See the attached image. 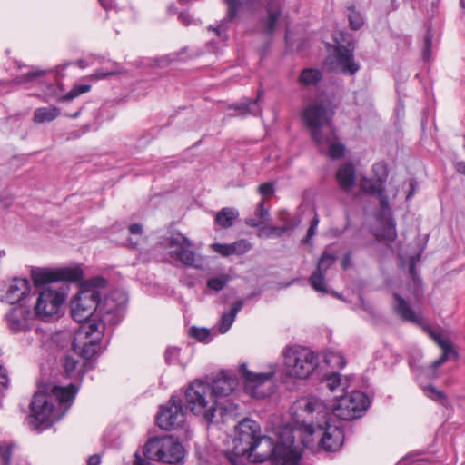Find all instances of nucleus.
<instances>
[{"instance_id": "4", "label": "nucleus", "mask_w": 465, "mask_h": 465, "mask_svg": "<svg viewBox=\"0 0 465 465\" xmlns=\"http://www.w3.org/2000/svg\"><path fill=\"white\" fill-rule=\"evenodd\" d=\"M77 387L70 383L68 386H54L52 395L45 392L35 393L30 403V424L38 430L50 428L59 420L71 406Z\"/></svg>"}, {"instance_id": "15", "label": "nucleus", "mask_w": 465, "mask_h": 465, "mask_svg": "<svg viewBox=\"0 0 465 465\" xmlns=\"http://www.w3.org/2000/svg\"><path fill=\"white\" fill-rule=\"evenodd\" d=\"M301 458V452L294 446L292 431L288 428L282 429L276 442L272 465H299Z\"/></svg>"}, {"instance_id": "42", "label": "nucleus", "mask_w": 465, "mask_h": 465, "mask_svg": "<svg viewBox=\"0 0 465 465\" xmlns=\"http://www.w3.org/2000/svg\"><path fill=\"white\" fill-rule=\"evenodd\" d=\"M191 336L202 342L210 341V331L205 328L192 327L190 330Z\"/></svg>"}, {"instance_id": "21", "label": "nucleus", "mask_w": 465, "mask_h": 465, "mask_svg": "<svg viewBox=\"0 0 465 465\" xmlns=\"http://www.w3.org/2000/svg\"><path fill=\"white\" fill-rule=\"evenodd\" d=\"M265 11L266 15L260 19L259 25L262 34L272 37L282 14V0H268Z\"/></svg>"}, {"instance_id": "30", "label": "nucleus", "mask_w": 465, "mask_h": 465, "mask_svg": "<svg viewBox=\"0 0 465 465\" xmlns=\"http://www.w3.org/2000/svg\"><path fill=\"white\" fill-rule=\"evenodd\" d=\"M60 114V110L57 107H40L34 113V121L37 124L51 122L57 118Z\"/></svg>"}, {"instance_id": "35", "label": "nucleus", "mask_w": 465, "mask_h": 465, "mask_svg": "<svg viewBox=\"0 0 465 465\" xmlns=\"http://www.w3.org/2000/svg\"><path fill=\"white\" fill-rule=\"evenodd\" d=\"M231 281V277L228 274L222 273L217 276L208 279L206 285L209 289L219 292L222 291L227 283Z\"/></svg>"}, {"instance_id": "13", "label": "nucleus", "mask_w": 465, "mask_h": 465, "mask_svg": "<svg viewBox=\"0 0 465 465\" xmlns=\"http://www.w3.org/2000/svg\"><path fill=\"white\" fill-rule=\"evenodd\" d=\"M161 245L168 250L170 256L188 267L198 268L196 254L191 249L192 242L179 232H172L161 240Z\"/></svg>"}, {"instance_id": "56", "label": "nucleus", "mask_w": 465, "mask_h": 465, "mask_svg": "<svg viewBox=\"0 0 465 465\" xmlns=\"http://www.w3.org/2000/svg\"><path fill=\"white\" fill-rule=\"evenodd\" d=\"M243 304L244 302L242 300L236 301L229 312H231L232 314H233V316L236 317L237 313L242 309Z\"/></svg>"}, {"instance_id": "31", "label": "nucleus", "mask_w": 465, "mask_h": 465, "mask_svg": "<svg viewBox=\"0 0 465 465\" xmlns=\"http://www.w3.org/2000/svg\"><path fill=\"white\" fill-rule=\"evenodd\" d=\"M360 188L362 192L370 195H377L381 193V191H385L384 185L373 177L361 178L360 181Z\"/></svg>"}, {"instance_id": "10", "label": "nucleus", "mask_w": 465, "mask_h": 465, "mask_svg": "<svg viewBox=\"0 0 465 465\" xmlns=\"http://www.w3.org/2000/svg\"><path fill=\"white\" fill-rule=\"evenodd\" d=\"M104 325L101 322H88L81 324L75 332L73 347L79 351L84 359H92L100 350Z\"/></svg>"}, {"instance_id": "41", "label": "nucleus", "mask_w": 465, "mask_h": 465, "mask_svg": "<svg viewBox=\"0 0 465 465\" xmlns=\"http://www.w3.org/2000/svg\"><path fill=\"white\" fill-rule=\"evenodd\" d=\"M425 394L430 398L431 400L440 403L445 404L446 397L444 393L440 391H438L434 386L430 385L424 389Z\"/></svg>"}, {"instance_id": "27", "label": "nucleus", "mask_w": 465, "mask_h": 465, "mask_svg": "<svg viewBox=\"0 0 465 465\" xmlns=\"http://www.w3.org/2000/svg\"><path fill=\"white\" fill-rule=\"evenodd\" d=\"M326 386L331 392L344 391L350 386L348 378H342L339 372H333L325 378Z\"/></svg>"}, {"instance_id": "8", "label": "nucleus", "mask_w": 465, "mask_h": 465, "mask_svg": "<svg viewBox=\"0 0 465 465\" xmlns=\"http://www.w3.org/2000/svg\"><path fill=\"white\" fill-rule=\"evenodd\" d=\"M337 46L333 54L326 60V64L331 71L353 75L360 70V65L354 61V41L348 33L340 32L336 38Z\"/></svg>"}, {"instance_id": "9", "label": "nucleus", "mask_w": 465, "mask_h": 465, "mask_svg": "<svg viewBox=\"0 0 465 465\" xmlns=\"http://www.w3.org/2000/svg\"><path fill=\"white\" fill-rule=\"evenodd\" d=\"M261 435V426L257 421L248 418L241 420L235 428L230 462L232 463V459H235L241 463H246L244 457Z\"/></svg>"}, {"instance_id": "51", "label": "nucleus", "mask_w": 465, "mask_h": 465, "mask_svg": "<svg viewBox=\"0 0 465 465\" xmlns=\"http://www.w3.org/2000/svg\"><path fill=\"white\" fill-rule=\"evenodd\" d=\"M319 224V218L318 215L315 214L312 220L311 221L310 227L307 231V235L304 239V242H309L310 240L313 237V235L316 232L317 226Z\"/></svg>"}, {"instance_id": "23", "label": "nucleus", "mask_w": 465, "mask_h": 465, "mask_svg": "<svg viewBox=\"0 0 465 465\" xmlns=\"http://www.w3.org/2000/svg\"><path fill=\"white\" fill-rule=\"evenodd\" d=\"M394 302L392 308L394 312L404 322H411L419 326L429 327L425 324L423 318L417 314L411 304L399 293H393Z\"/></svg>"}, {"instance_id": "6", "label": "nucleus", "mask_w": 465, "mask_h": 465, "mask_svg": "<svg viewBox=\"0 0 465 465\" xmlns=\"http://www.w3.org/2000/svg\"><path fill=\"white\" fill-rule=\"evenodd\" d=\"M285 372L289 377L308 379L319 367L318 355L308 347L290 345L283 352Z\"/></svg>"}, {"instance_id": "16", "label": "nucleus", "mask_w": 465, "mask_h": 465, "mask_svg": "<svg viewBox=\"0 0 465 465\" xmlns=\"http://www.w3.org/2000/svg\"><path fill=\"white\" fill-rule=\"evenodd\" d=\"M31 277L35 287L51 282L65 281L78 282L83 278V271L79 267L50 270L47 268H33Z\"/></svg>"}, {"instance_id": "19", "label": "nucleus", "mask_w": 465, "mask_h": 465, "mask_svg": "<svg viewBox=\"0 0 465 465\" xmlns=\"http://www.w3.org/2000/svg\"><path fill=\"white\" fill-rule=\"evenodd\" d=\"M35 316L29 308L15 306L5 314V321L8 330L14 333H26L32 330Z\"/></svg>"}, {"instance_id": "14", "label": "nucleus", "mask_w": 465, "mask_h": 465, "mask_svg": "<svg viewBox=\"0 0 465 465\" xmlns=\"http://www.w3.org/2000/svg\"><path fill=\"white\" fill-rule=\"evenodd\" d=\"M65 301V293L61 290L44 289L38 293L34 312L36 318L49 321L59 314Z\"/></svg>"}, {"instance_id": "47", "label": "nucleus", "mask_w": 465, "mask_h": 465, "mask_svg": "<svg viewBox=\"0 0 465 465\" xmlns=\"http://www.w3.org/2000/svg\"><path fill=\"white\" fill-rule=\"evenodd\" d=\"M179 354H180L179 348L168 347L164 352V359H165L166 363H168V364L174 363L177 361Z\"/></svg>"}, {"instance_id": "26", "label": "nucleus", "mask_w": 465, "mask_h": 465, "mask_svg": "<svg viewBox=\"0 0 465 465\" xmlns=\"http://www.w3.org/2000/svg\"><path fill=\"white\" fill-rule=\"evenodd\" d=\"M239 213L233 208L224 207L219 211L215 216V223L222 228L227 229L233 225L238 218Z\"/></svg>"}, {"instance_id": "33", "label": "nucleus", "mask_w": 465, "mask_h": 465, "mask_svg": "<svg viewBox=\"0 0 465 465\" xmlns=\"http://www.w3.org/2000/svg\"><path fill=\"white\" fill-rule=\"evenodd\" d=\"M79 361L73 356L66 355L64 360V375L67 378H78L82 376V371L78 369Z\"/></svg>"}, {"instance_id": "63", "label": "nucleus", "mask_w": 465, "mask_h": 465, "mask_svg": "<svg viewBox=\"0 0 465 465\" xmlns=\"http://www.w3.org/2000/svg\"><path fill=\"white\" fill-rule=\"evenodd\" d=\"M100 5L105 9L109 10L114 7V0H98Z\"/></svg>"}, {"instance_id": "11", "label": "nucleus", "mask_w": 465, "mask_h": 465, "mask_svg": "<svg viewBox=\"0 0 465 465\" xmlns=\"http://www.w3.org/2000/svg\"><path fill=\"white\" fill-rule=\"evenodd\" d=\"M369 397L361 391L341 396L333 406V414L343 420L361 418L370 406Z\"/></svg>"}, {"instance_id": "36", "label": "nucleus", "mask_w": 465, "mask_h": 465, "mask_svg": "<svg viewBox=\"0 0 465 465\" xmlns=\"http://www.w3.org/2000/svg\"><path fill=\"white\" fill-rule=\"evenodd\" d=\"M372 173L373 178L384 185L389 174L387 164L384 162L374 163L372 165Z\"/></svg>"}, {"instance_id": "28", "label": "nucleus", "mask_w": 465, "mask_h": 465, "mask_svg": "<svg viewBox=\"0 0 465 465\" xmlns=\"http://www.w3.org/2000/svg\"><path fill=\"white\" fill-rule=\"evenodd\" d=\"M349 26L353 31L360 30L365 24V17L354 4L347 5Z\"/></svg>"}, {"instance_id": "46", "label": "nucleus", "mask_w": 465, "mask_h": 465, "mask_svg": "<svg viewBox=\"0 0 465 465\" xmlns=\"http://www.w3.org/2000/svg\"><path fill=\"white\" fill-rule=\"evenodd\" d=\"M91 85L90 84H81L74 87L71 91H69L65 96V100H73L74 98L79 96L80 94L84 93H87L90 91Z\"/></svg>"}, {"instance_id": "38", "label": "nucleus", "mask_w": 465, "mask_h": 465, "mask_svg": "<svg viewBox=\"0 0 465 465\" xmlns=\"http://www.w3.org/2000/svg\"><path fill=\"white\" fill-rule=\"evenodd\" d=\"M252 249V243L246 239L231 243L232 255H243Z\"/></svg>"}, {"instance_id": "40", "label": "nucleus", "mask_w": 465, "mask_h": 465, "mask_svg": "<svg viewBox=\"0 0 465 465\" xmlns=\"http://www.w3.org/2000/svg\"><path fill=\"white\" fill-rule=\"evenodd\" d=\"M15 445L7 442H0V459L2 465H10L13 448Z\"/></svg>"}, {"instance_id": "48", "label": "nucleus", "mask_w": 465, "mask_h": 465, "mask_svg": "<svg viewBox=\"0 0 465 465\" xmlns=\"http://www.w3.org/2000/svg\"><path fill=\"white\" fill-rule=\"evenodd\" d=\"M211 247L213 251H214L215 252L219 253L223 257H228L232 255L231 243H213L212 244Z\"/></svg>"}, {"instance_id": "59", "label": "nucleus", "mask_w": 465, "mask_h": 465, "mask_svg": "<svg viewBox=\"0 0 465 465\" xmlns=\"http://www.w3.org/2000/svg\"><path fill=\"white\" fill-rule=\"evenodd\" d=\"M117 74V71H108V72H104V71H97L95 72V74H94V77L96 79V80H100V79H104L107 76H110V75H113V74Z\"/></svg>"}, {"instance_id": "17", "label": "nucleus", "mask_w": 465, "mask_h": 465, "mask_svg": "<svg viewBox=\"0 0 465 465\" xmlns=\"http://www.w3.org/2000/svg\"><path fill=\"white\" fill-rule=\"evenodd\" d=\"M185 410L182 399L173 395L168 404L163 406L157 414V425L165 430L182 427L185 421Z\"/></svg>"}, {"instance_id": "29", "label": "nucleus", "mask_w": 465, "mask_h": 465, "mask_svg": "<svg viewBox=\"0 0 465 465\" xmlns=\"http://www.w3.org/2000/svg\"><path fill=\"white\" fill-rule=\"evenodd\" d=\"M262 94H263V92L262 90H260L258 92V96L255 100L248 99L244 102H241L239 104H232L230 107L236 111H239L240 114H255L257 113H261V108L258 107L257 103H258V100L262 96Z\"/></svg>"}, {"instance_id": "5", "label": "nucleus", "mask_w": 465, "mask_h": 465, "mask_svg": "<svg viewBox=\"0 0 465 465\" xmlns=\"http://www.w3.org/2000/svg\"><path fill=\"white\" fill-rule=\"evenodd\" d=\"M333 114L330 102L324 100L313 101L303 109L302 118L317 144L331 142L334 138Z\"/></svg>"}, {"instance_id": "20", "label": "nucleus", "mask_w": 465, "mask_h": 465, "mask_svg": "<svg viewBox=\"0 0 465 465\" xmlns=\"http://www.w3.org/2000/svg\"><path fill=\"white\" fill-rule=\"evenodd\" d=\"M276 450V443L273 440L266 435H261L256 442L252 445L250 451L246 454L243 460L246 462L248 460L252 463H262L268 460L272 459L274 450Z\"/></svg>"}, {"instance_id": "45", "label": "nucleus", "mask_w": 465, "mask_h": 465, "mask_svg": "<svg viewBox=\"0 0 465 465\" xmlns=\"http://www.w3.org/2000/svg\"><path fill=\"white\" fill-rule=\"evenodd\" d=\"M235 316L232 314L231 312H226L222 315L221 318V325L219 328L220 332L225 333L228 331V330L232 325L233 322L235 321Z\"/></svg>"}, {"instance_id": "3", "label": "nucleus", "mask_w": 465, "mask_h": 465, "mask_svg": "<svg viewBox=\"0 0 465 465\" xmlns=\"http://www.w3.org/2000/svg\"><path fill=\"white\" fill-rule=\"evenodd\" d=\"M94 282H85L81 285L78 293L73 297L70 302L72 318L82 324L88 322H101L104 325L107 322H119V314L122 311V302L115 303L118 292H112L104 298V302L100 301V292L97 286L100 282L104 283L103 278H96Z\"/></svg>"}, {"instance_id": "57", "label": "nucleus", "mask_w": 465, "mask_h": 465, "mask_svg": "<svg viewBox=\"0 0 465 465\" xmlns=\"http://www.w3.org/2000/svg\"><path fill=\"white\" fill-rule=\"evenodd\" d=\"M264 222L256 217L255 215L252 218H248L246 220V224H248L249 226H252V227H259L260 225H262Z\"/></svg>"}, {"instance_id": "44", "label": "nucleus", "mask_w": 465, "mask_h": 465, "mask_svg": "<svg viewBox=\"0 0 465 465\" xmlns=\"http://www.w3.org/2000/svg\"><path fill=\"white\" fill-rule=\"evenodd\" d=\"M433 35L430 30H428L424 37V46L422 50V58L425 61H429L431 57V46H432Z\"/></svg>"}, {"instance_id": "7", "label": "nucleus", "mask_w": 465, "mask_h": 465, "mask_svg": "<svg viewBox=\"0 0 465 465\" xmlns=\"http://www.w3.org/2000/svg\"><path fill=\"white\" fill-rule=\"evenodd\" d=\"M143 455L154 461L177 464L184 457V449L173 436L154 437L145 443Z\"/></svg>"}, {"instance_id": "43", "label": "nucleus", "mask_w": 465, "mask_h": 465, "mask_svg": "<svg viewBox=\"0 0 465 465\" xmlns=\"http://www.w3.org/2000/svg\"><path fill=\"white\" fill-rule=\"evenodd\" d=\"M326 362L332 367L338 368H343L346 365L344 357L338 352L329 353L326 357Z\"/></svg>"}, {"instance_id": "12", "label": "nucleus", "mask_w": 465, "mask_h": 465, "mask_svg": "<svg viewBox=\"0 0 465 465\" xmlns=\"http://www.w3.org/2000/svg\"><path fill=\"white\" fill-rule=\"evenodd\" d=\"M239 371L243 379L244 391L252 398L263 399L272 393V380L276 369L274 366L268 372H252L246 363H242Z\"/></svg>"}, {"instance_id": "49", "label": "nucleus", "mask_w": 465, "mask_h": 465, "mask_svg": "<svg viewBox=\"0 0 465 465\" xmlns=\"http://www.w3.org/2000/svg\"><path fill=\"white\" fill-rule=\"evenodd\" d=\"M9 385V377L7 370L0 364V393L5 391Z\"/></svg>"}, {"instance_id": "24", "label": "nucleus", "mask_w": 465, "mask_h": 465, "mask_svg": "<svg viewBox=\"0 0 465 465\" xmlns=\"http://www.w3.org/2000/svg\"><path fill=\"white\" fill-rule=\"evenodd\" d=\"M425 331L441 349L442 353L439 358L441 363H445L448 360H457L459 358V353L453 348V344L449 338L443 336L430 327H425Z\"/></svg>"}, {"instance_id": "55", "label": "nucleus", "mask_w": 465, "mask_h": 465, "mask_svg": "<svg viewBox=\"0 0 465 465\" xmlns=\"http://www.w3.org/2000/svg\"><path fill=\"white\" fill-rule=\"evenodd\" d=\"M44 71H33V72H29L27 73L26 74H25L23 76V82H30V81H33L35 78H36L37 76H40L42 74H44ZM20 83V81H18ZM22 82V80H21Z\"/></svg>"}, {"instance_id": "34", "label": "nucleus", "mask_w": 465, "mask_h": 465, "mask_svg": "<svg viewBox=\"0 0 465 465\" xmlns=\"http://www.w3.org/2000/svg\"><path fill=\"white\" fill-rule=\"evenodd\" d=\"M336 139H337V136H336V134L334 133V138L331 142H324L322 144H317L320 147L328 145L329 146L328 154L333 160L341 158L345 152V147L341 143H335Z\"/></svg>"}, {"instance_id": "2", "label": "nucleus", "mask_w": 465, "mask_h": 465, "mask_svg": "<svg viewBox=\"0 0 465 465\" xmlns=\"http://www.w3.org/2000/svg\"><path fill=\"white\" fill-rule=\"evenodd\" d=\"M238 386V381L231 371H222L210 385L202 381H193L185 391L187 407L196 416H200L206 423H212L215 413L221 416L227 412L218 398L229 396Z\"/></svg>"}, {"instance_id": "37", "label": "nucleus", "mask_w": 465, "mask_h": 465, "mask_svg": "<svg viewBox=\"0 0 465 465\" xmlns=\"http://www.w3.org/2000/svg\"><path fill=\"white\" fill-rule=\"evenodd\" d=\"M227 5L226 21H233L239 15L240 10L242 6L241 0H224Z\"/></svg>"}, {"instance_id": "58", "label": "nucleus", "mask_w": 465, "mask_h": 465, "mask_svg": "<svg viewBox=\"0 0 465 465\" xmlns=\"http://www.w3.org/2000/svg\"><path fill=\"white\" fill-rule=\"evenodd\" d=\"M380 200L381 206L383 210L389 209V200L388 197L384 194V191H381V193L377 194Z\"/></svg>"}, {"instance_id": "39", "label": "nucleus", "mask_w": 465, "mask_h": 465, "mask_svg": "<svg viewBox=\"0 0 465 465\" xmlns=\"http://www.w3.org/2000/svg\"><path fill=\"white\" fill-rule=\"evenodd\" d=\"M289 230V227L287 226H268L265 228H262L259 232V237H272L273 235L275 236H282L284 232H286Z\"/></svg>"}, {"instance_id": "25", "label": "nucleus", "mask_w": 465, "mask_h": 465, "mask_svg": "<svg viewBox=\"0 0 465 465\" xmlns=\"http://www.w3.org/2000/svg\"><path fill=\"white\" fill-rule=\"evenodd\" d=\"M337 183L343 192H351L356 183V170L351 163L341 164L335 174Z\"/></svg>"}, {"instance_id": "50", "label": "nucleus", "mask_w": 465, "mask_h": 465, "mask_svg": "<svg viewBox=\"0 0 465 465\" xmlns=\"http://www.w3.org/2000/svg\"><path fill=\"white\" fill-rule=\"evenodd\" d=\"M258 192L264 197H269L274 193V184L272 183H264L259 185Z\"/></svg>"}, {"instance_id": "22", "label": "nucleus", "mask_w": 465, "mask_h": 465, "mask_svg": "<svg viewBox=\"0 0 465 465\" xmlns=\"http://www.w3.org/2000/svg\"><path fill=\"white\" fill-rule=\"evenodd\" d=\"M335 257L324 252L321 256L316 270L310 277V284L313 290L322 293H327V285L325 282V275L327 270L334 263Z\"/></svg>"}, {"instance_id": "32", "label": "nucleus", "mask_w": 465, "mask_h": 465, "mask_svg": "<svg viewBox=\"0 0 465 465\" xmlns=\"http://www.w3.org/2000/svg\"><path fill=\"white\" fill-rule=\"evenodd\" d=\"M322 77V74L318 69L307 68L303 69L299 76V81L305 86L317 84Z\"/></svg>"}, {"instance_id": "53", "label": "nucleus", "mask_w": 465, "mask_h": 465, "mask_svg": "<svg viewBox=\"0 0 465 465\" xmlns=\"http://www.w3.org/2000/svg\"><path fill=\"white\" fill-rule=\"evenodd\" d=\"M254 215L260 219H262L263 222L268 218L269 212L264 207V201H261L257 206V209L254 213Z\"/></svg>"}, {"instance_id": "52", "label": "nucleus", "mask_w": 465, "mask_h": 465, "mask_svg": "<svg viewBox=\"0 0 465 465\" xmlns=\"http://www.w3.org/2000/svg\"><path fill=\"white\" fill-rule=\"evenodd\" d=\"M384 233L382 236L390 241H393L396 237V229L393 223L390 222L383 229Z\"/></svg>"}, {"instance_id": "18", "label": "nucleus", "mask_w": 465, "mask_h": 465, "mask_svg": "<svg viewBox=\"0 0 465 465\" xmlns=\"http://www.w3.org/2000/svg\"><path fill=\"white\" fill-rule=\"evenodd\" d=\"M31 294V283L26 278L14 277L0 284V300L10 304L16 303Z\"/></svg>"}, {"instance_id": "61", "label": "nucleus", "mask_w": 465, "mask_h": 465, "mask_svg": "<svg viewBox=\"0 0 465 465\" xmlns=\"http://www.w3.org/2000/svg\"><path fill=\"white\" fill-rule=\"evenodd\" d=\"M455 169L460 174L465 176V162L464 161H460V162L455 163Z\"/></svg>"}, {"instance_id": "64", "label": "nucleus", "mask_w": 465, "mask_h": 465, "mask_svg": "<svg viewBox=\"0 0 465 465\" xmlns=\"http://www.w3.org/2000/svg\"><path fill=\"white\" fill-rule=\"evenodd\" d=\"M350 265H351V256H350V254L347 253L343 257L342 267H343V269H347Z\"/></svg>"}, {"instance_id": "60", "label": "nucleus", "mask_w": 465, "mask_h": 465, "mask_svg": "<svg viewBox=\"0 0 465 465\" xmlns=\"http://www.w3.org/2000/svg\"><path fill=\"white\" fill-rule=\"evenodd\" d=\"M101 457L98 454L91 455L87 460V465H100Z\"/></svg>"}, {"instance_id": "62", "label": "nucleus", "mask_w": 465, "mask_h": 465, "mask_svg": "<svg viewBox=\"0 0 465 465\" xmlns=\"http://www.w3.org/2000/svg\"><path fill=\"white\" fill-rule=\"evenodd\" d=\"M178 19L181 23H183L185 25H188L191 23L190 15H189V14H186V13H181L178 15Z\"/></svg>"}, {"instance_id": "1", "label": "nucleus", "mask_w": 465, "mask_h": 465, "mask_svg": "<svg viewBox=\"0 0 465 465\" xmlns=\"http://www.w3.org/2000/svg\"><path fill=\"white\" fill-rule=\"evenodd\" d=\"M293 422L303 428L308 435L322 432L320 445L328 451L338 450L344 442V432L341 421L331 423L327 405L317 397L297 400L291 407Z\"/></svg>"}, {"instance_id": "54", "label": "nucleus", "mask_w": 465, "mask_h": 465, "mask_svg": "<svg viewBox=\"0 0 465 465\" xmlns=\"http://www.w3.org/2000/svg\"><path fill=\"white\" fill-rule=\"evenodd\" d=\"M129 232L134 237H141L143 233V226L139 223H133L128 228Z\"/></svg>"}]
</instances>
